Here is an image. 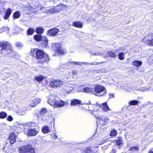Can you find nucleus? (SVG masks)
Masks as SVG:
<instances>
[{
  "mask_svg": "<svg viewBox=\"0 0 153 153\" xmlns=\"http://www.w3.org/2000/svg\"><path fill=\"white\" fill-rule=\"evenodd\" d=\"M74 63H75V62H71V63H72V64H74Z\"/></svg>",
  "mask_w": 153,
  "mask_h": 153,
  "instance_id": "nucleus-47",
  "label": "nucleus"
},
{
  "mask_svg": "<svg viewBox=\"0 0 153 153\" xmlns=\"http://www.w3.org/2000/svg\"><path fill=\"white\" fill-rule=\"evenodd\" d=\"M139 101L137 100H133L129 101L128 102L129 106L135 105H137L139 103Z\"/></svg>",
  "mask_w": 153,
  "mask_h": 153,
  "instance_id": "nucleus-29",
  "label": "nucleus"
},
{
  "mask_svg": "<svg viewBox=\"0 0 153 153\" xmlns=\"http://www.w3.org/2000/svg\"><path fill=\"white\" fill-rule=\"evenodd\" d=\"M59 32L58 28L54 27L48 30L46 34L50 36L53 37L56 36Z\"/></svg>",
  "mask_w": 153,
  "mask_h": 153,
  "instance_id": "nucleus-9",
  "label": "nucleus"
},
{
  "mask_svg": "<svg viewBox=\"0 0 153 153\" xmlns=\"http://www.w3.org/2000/svg\"><path fill=\"white\" fill-rule=\"evenodd\" d=\"M20 153H36L34 148L30 144L23 145L18 148Z\"/></svg>",
  "mask_w": 153,
  "mask_h": 153,
  "instance_id": "nucleus-4",
  "label": "nucleus"
},
{
  "mask_svg": "<svg viewBox=\"0 0 153 153\" xmlns=\"http://www.w3.org/2000/svg\"><path fill=\"white\" fill-rule=\"evenodd\" d=\"M139 148L137 146H134L131 147L129 149V151H138L139 150Z\"/></svg>",
  "mask_w": 153,
  "mask_h": 153,
  "instance_id": "nucleus-36",
  "label": "nucleus"
},
{
  "mask_svg": "<svg viewBox=\"0 0 153 153\" xmlns=\"http://www.w3.org/2000/svg\"><path fill=\"white\" fill-rule=\"evenodd\" d=\"M142 42L146 46H153V33H150L146 35L142 39Z\"/></svg>",
  "mask_w": 153,
  "mask_h": 153,
  "instance_id": "nucleus-6",
  "label": "nucleus"
},
{
  "mask_svg": "<svg viewBox=\"0 0 153 153\" xmlns=\"http://www.w3.org/2000/svg\"><path fill=\"white\" fill-rule=\"evenodd\" d=\"M35 31L34 29L32 27H29L27 30L26 33L27 35H32Z\"/></svg>",
  "mask_w": 153,
  "mask_h": 153,
  "instance_id": "nucleus-25",
  "label": "nucleus"
},
{
  "mask_svg": "<svg viewBox=\"0 0 153 153\" xmlns=\"http://www.w3.org/2000/svg\"><path fill=\"white\" fill-rule=\"evenodd\" d=\"M16 47H21L22 46V45L21 43L20 42H17L15 44Z\"/></svg>",
  "mask_w": 153,
  "mask_h": 153,
  "instance_id": "nucleus-39",
  "label": "nucleus"
},
{
  "mask_svg": "<svg viewBox=\"0 0 153 153\" xmlns=\"http://www.w3.org/2000/svg\"><path fill=\"white\" fill-rule=\"evenodd\" d=\"M152 63H153V59L152 60Z\"/></svg>",
  "mask_w": 153,
  "mask_h": 153,
  "instance_id": "nucleus-49",
  "label": "nucleus"
},
{
  "mask_svg": "<svg viewBox=\"0 0 153 153\" xmlns=\"http://www.w3.org/2000/svg\"><path fill=\"white\" fill-rule=\"evenodd\" d=\"M31 55L41 64L47 63L50 59L48 55L44 51L37 48L32 49L30 52Z\"/></svg>",
  "mask_w": 153,
  "mask_h": 153,
  "instance_id": "nucleus-1",
  "label": "nucleus"
},
{
  "mask_svg": "<svg viewBox=\"0 0 153 153\" xmlns=\"http://www.w3.org/2000/svg\"><path fill=\"white\" fill-rule=\"evenodd\" d=\"M36 32L38 34H42L44 31V29L42 27H38L35 29Z\"/></svg>",
  "mask_w": 153,
  "mask_h": 153,
  "instance_id": "nucleus-22",
  "label": "nucleus"
},
{
  "mask_svg": "<svg viewBox=\"0 0 153 153\" xmlns=\"http://www.w3.org/2000/svg\"><path fill=\"white\" fill-rule=\"evenodd\" d=\"M72 25L75 27L78 28H82L83 24L82 22L79 21H75L73 22Z\"/></svg>",
  "mask_w": 153,
  "mask_h": 153,
  "instance_id": "nucleus-18",
  "label": "nucleus"
},
{
  "mask_svg": "<svg viewBox=\"0 0 153 153\" xmlns=\"http://www.w3.org/2000/svg\"><path fill=\"white\" fill-rule=\"evenodd\" d=\"M67 6L62 3H60L54 7L56 13H59L63 10L66 8Z\"/></svg>",
  "mask_w": 153,
  "mask_h": 153,
  "instance_id": "nucleus-13",
  "label": "nucleus"
},
{
  "mask_svg": "<svg viewBox=\"0 0 153 153\" xmlns=\"http://www.w3.org/2000/svg\"><path fill=\"white\" fill-rule=\"evenodd\" d=\"M94 91L96 94H99L103 92L102 94L98 95L100 97L105 96L106 94L107 91L105 88L101 85H98L95 86L94 88Z\"/></svg>",
  "mask_w": 153,
  "mask_h": 153,
  "instance_id": "nucleus-7",
  "label": "nucleus"
},
{
  "mask_svg": "<svg viewBox=\"0 0 153 153\" xmlns=\"http://www.w3.org/2000/svg\"><path fill=\"white\" fill-rule=\"evenodd\" d=\"M0 53L3 55L13 57L16 56V53L12 48L11 44L7 42L0 43Z\"/></svg>",
  "mask_w": 153,
  "mask_h": 153,
  "instance_id": "nucleus-2",
  "label": "nucleus"
},
{
  "mask_svg": "<svg viewBox=\"0 0 153 153\" xmlns=\"http://www.w3.org/2000/svg\"><path fill=\"white\" fill-rule=\"evenodd\" d=\"M97 64H93V63L91 64V65H97Z\"/></svg>",
  "mask_w": 153,
  "mask_h": 153,
  "instance_id": "nucleus-48",
  "label": "nucleus"
},
{
  "mask_svg": "<svg viewBox=\"0 0 153 153\" xmlns=\"http://www.w3.org/2000/svg\"><path fill=\"white\" fill-rule=\"evenodd\" d=\"M117 134V131L114 130H113L111 131L110 135L111 136H115Z\"/></svg>",
  "mask_w": 153,
  "mask_h": 153,
  "instance_id": "nucleus-37",
  "label": "nucleus"
},
{
  "mask_svg": "<svg viewBox=\"0 0 153 153\" xmlns=\"http://www.w3.org/2000/svg\"><path fill=\"white\" fill-rule=\"evenodd\" d=\"M30 126H31L32 127L33 126H36L38 127V126H37V125L36 124H35L33 123H31L30 125Z\"/></svg>",
  "mask_w": 153,
  "mask_h": 153,
  "instance_id": "nucleus-41",
  "label": "nucleus"
},
{
  "mask_svg": "<svg viewBox=\"0 0 153 153\" xmlns=\"http://www.w3.org/2000/svg\"><path fill=\"white\" fill-rule=\"evenodd\" d=\"M48 8L49 7L45 8L42 7L40 8V10L43 11V12L47 14H53L56 13L54 7L53 6L51 8V7H50L49 9H47V8Z\"/></svg>",
  "mask_w": 153,
  "mask_h": 153,
  "instance_id": "nucleus-12",
  "label": "nucleus"
},
{
  "mask_svg": "<svg viewBox=\"0 0 153 153\" xmlns=\"http://www.w3.org/2000/svg\"><path fill=\"white\" fill-rule=\"evenodd\" d=\"M116 149L114 148L113 147L112 149L111 150V152L110 153H116Z\"/></svg>",
  "mask_w": 153,
  "mask_h": 153,
  "instance_id": "nucleus-40",
  "label": "nucleus"
},
{
  "mask_svg": "<svg viewBox=\"0 0 153 153\" xmlns=\"http://www.w3.org/2000/svg\"><path fill=\"white\" fill-rule=\"evenodd\" d=\"M13 120V118L10 115H9L7 118V120L10 122L12 121Z\"/></svg>",
  "mask_w": 153,
  "mask_h": 153,
  "instance_id": "nucleus-38",
  "label": "nucleus"
},
{
  "mask_svg": "<svg viewBox=\"0 0 153 153\" xmlns=\"http://www.w3.org/2000/svg\"><path fill=\"white\" fill-rule=\"evenodd\" d=\"M34 106H31V107H34Z\"/></svg>",
  "mask_w": 153,
  "mask_h": 153,
  "instance_id": "nucleus-50",
  "label": "nucleus"
},
{
  "mask_svg": "<svg viewBox=\"0 0 153 153\" xmlns=\"http://www.w3.org/2000/svg\"><path fill=\"white\" fill-rule=\"evenodd\" d=\"M53 136H54V137H53V138L54 139H56L57 137L56 136L55 134H53Z\"/></svg>",
  "mask_w": 153,
  "mask_h": 153,
  "instance_id": "nucleus-46",
  "label": "nucleus"
},
{
  "mask_svg": "<svg viewBox=\"0 0 153 153\" xmlns=\"http://www.w3.org/2000/svg\"><path fill=\"white\" fill-rule=\"evenodd\" d=\"M148 153H153V148L149 150Z\"/></svg>",
  "mask_w": 153,
  "mask_h": 153,
  "instance_id": "nucleus-44",
  "label": "nucleus"
},
{
  "mask_svg": "<svg viewBox=\"0 0 153 153\" xmlns=\"http://www.w3.org/2000/svg\"><path fill=\"white\" fill-rule=\"evenodd\" d=\"M33 38L34 39L36 42H40L43 41V42L41 43L42 46L44 48L47 47L48 40L46 36H43L41 34H37L35 35Z\"/></svg>",
  "mask_w": 153,
  "mask_h": 153,
  "instance_id": "nucleus-5",
  "label": "nucleus"
},
{
  "mask_svg": "<svg viewBox=\"0 0 153 153\" xmlns=\"http://www.w3.org/2000/svg\"><path fill=\"white\" fill-rule=\"evenodd\" d=\"M48 102L54 108H61L66 104V102L60 99L57 96L51 95L48 100Z\"/></svg>",
  "mask_w": 153,
  "mask_h": 153,
  "instance_id": "nucleus-3",
  "label": "nucleus"
},
{
  "mask_svg": "<svg viewBox=\"0 0 153 153\" xmlns=\"http://www.w3.org/2000/svg\"><path fill=\"white\" fill-rule=\"evenodd\" d=\"M109 98L111 99L114 97V94H109Z\"/></svg>",
  "mask_w": 153,
  "mask_h": 153,
  "instance_id": "nucleus-42",
  "label": "nucleus"
},
{
  "mask_svg": "<svg viewBox=\"0 0 153 153\" xmlns=\"http://www.w3.org/2000/svg\"><path fill=\"white\" fill-rule=\"evenodd\" d=\"M45 78V77L44 76L41 75L35 76L34 77L35 80L39 83H41L42 80Z\"/></svg>",
  "mask_w": 153,
  "mask_h": 153,
  "instance_id": "nucleus-19",
  "label": "nucleus"
},
{
  "mask_svg": "<svg viewBox=\"0 0 153 153\" xmlns=\"http://www.w3.org/2000/svg\"><path fill=\"white\" fill-rule=\"evenodd\" d=\"M17 136L14 132H12L10 134L8 140L10 144H12L15 143Z\"/></svg>",
  "mask_w": 153,
  "mask_h": 153,
  "instance_id": "nucleus-14",
  "label": "nucleus"
},
{
  "mask_svg": "<svg viewBox=\"0 0 153 153\" xmlns=\"http://www.w3.org/2000/svg\"><path fill=\"white\" fill-rule=\"evenodd\" d=\"M81 109L84 111H88L90 112V104H84L81 107Z\"/></svg>",
  "mask_w": 153,
  "mask_h": 153,
  "instance_id": "nucleus-23",
  "label": "nucleus"
},
{
  "mask_svg": "<svg viewBox=\"0 0 153 153\" xmlns=\"http://www.w3.org/2000/svg\"><path fill=\"white\" fill-rule=\"evenodd\" d=\"M142 62L139 60H135L132 62L133 65L137 67L140 66L142 65Z\"/></svg>",
  "mask_w": 153,
  "mask_h": 153,
  "instance_id": "nucleus-27",
  "label": "nucleus"
},
{
  "mask_svg": "<svg viewBox=\"0 0 153 153\" xmlns=\"http://www.w3.org/2000/svg\"><path fill=\"white\" fill-rule=\"evenodd\" d=\"M74 64L77 65H81V64L80 63V62H75V63H74Z\"/></svg>",
  "mask_w": 153,
  "mask_h": 153,
  "instance_id": "nucleus-45",
  "label": "nucleus"
},
{
  "mask_svg": "<svg viewBox=\"0 0 153 153\" xmlns=\"http://www.w3.org/2000/svg\"><path fill=\"white\" fill-rule=\"evenodd\" d=\"M95 117L97 118V119L99 121H102L103 122V125H106V124H107L108 121L109 119L107 117H96L95 116Z\"/></svg>",
  "mask_w": 153,
  "mask_h": 153,
  "instance_id": "nucleus-17",
  "label": "nucleus"
},
{
  "mask_svg": "<svg viewBox=\"0 0 153 153\" xmlns=\"http://www.w3.org/2000/svg\"><path fill=\"white\" fill-rule=\"evenodd\" d=\"M83 92H85L86 93L91 92L93 91V89L88 87H86L82 89Z\"/></svg>",
  "mask_w": 153,
  "mask_h": 153,
  "instance_id": "nucleus-31",
  "label": "nucleus"
},
{
  "mask_svg": "<svg viewBox=\"0 0 153 153\" xmlns=\"http://www.w3.org/2000/svg\"><path fill=\"white\" fill-rule=\"evenodd\" d=\"M101 107L103 112H107L110 110L107 104V102H103L101 105Z\"/></svg>",
  "mask_w": 153,
  "mask_h": 153,
  "instance_id": "nucleus-16",
  "label": "nucleus"
},
{
  "mask_svg": "<svg viewBox=\"0 0 153 153\" xmlns=\"http://www.w3.org/2000/svg\"><path fill=\"white\" fill-rule=\"evenodd\" d=\"M7 116V113L4 111L0 112V119H4L6 118Z\"/></svg>",
  "mask_w": 153,
  "mask_h": 153,
  "instance_id": "nucleus-32",
  "label": "nucleus"
},
{
  "mask_svg": "<svg viewBox=\"0 0 153 153\" xmlns=\"http://www.w3.org/2000/svg\"><path fill=\"white\" fill-rule=\"evenodd\" d=\"M118 58L120 60H123L125 58L124 53L123 52L120 53L118 55Z\"/></svg>",
  "mask_w": 153,
  "mask_h": 153,
  "instance_id": "nucleus-35",
  "label": "nucleus"
},
{
  "mask_svg": "<svg viewBox=\"0 0 153 153\" xmlns=\"http://www.w3.org/2000/svg\"><path fill=\"white\" fill-rule=\"evenodd\" d=\"M20 16V13L19 11H17L14 12L13 15L12 17L13 20L19 18Z\"/></svg>",
  "mask_w": 153,
  "mask_h": 153,
  "instance_id": "nucleus-26",
  "label": "nucleus"
},
{
  "mask_svg": "<svg viewBox=\"0 0 153 153\" xmlns=\"http://www.w3.org/2000/svg\"><path fill=\"white\" fill-rule=\"evenodd\" d=\"M12 10L10 8L7 9L4 12V14L3 18L5 20H7L9 19L12 13Z\"/></svg>",
  "mask_w": 153,
  "mask_h": 153,
  "instance_id": "nucleus-15",
  "label": "nucleus"
},
{
  "mask_svg": "<svg viewBox=\"0 0 153 153\" xmlns=\"http://www.w3.org/2000/svg\"><path fill=\"white\" fill-rule=\"evenodd\" d=\"M55 51L56 53L61 55H63L66 53L65 50L63 49L61 47L57 48Z\"/></svg>",
  "mask_w": 153,
  "mask_h": 153,
  "instance_id": "nucleus-20",
  "label": "nucleus"
},
{
  "mask_svg": "<svg viewBox=\"0 0 153 153\" xmlns=\"http://www.w3.org/2000/svg\"><path fill=\"white\" fill-rule=\"evenodd\" d=\"M101 105L96 103L94 104H90V113L93 114V112L97 111L99 110V108H101Z\"/></svg>",
  "mask_w": 153,
  "mask_h": 153,
  "instance_id": "nucleus-10",
  "label": "nucleus"
},
{
  "mask_svg": "<svg viewBox=\"0 0 153 153\" xmlns=\"http://www.w3.org/2000/svg\"><path fill=\"white\" fill-rule=\"evenodd\" d=\"M121 139V137H118V139L116 140L115 142L116 143L117 145L120 146L123 144V141Z\"/></svg>",
  "mask_w": 153,
  "mask_h": 153,
  "instance_id": "nucleus-33",
  "label": "nucleus"
},
{
  "mask_svg": "<svg viewBox=\"0 0 153 153\" xmlns=\"http://www.w3.org/2000/svg\"><path fill=\"white\" fill-rule=\"evenodd\" d=\"M42 131L44 134H47L50 131L49 127L47 126H44L42 127Z\"/></svg>",
  "mask_w": 153,
  "mask_h": 153,
  "instance_id": "nucleus-28",
  "label": "nucleus"
},
{
  "mask_svg": "<svg viewBox=\"0 0 153 153\" xmlns=\"http://www.w3.org/2000/svg\"><path fill=\"white\" fill-rule=\"evenodd\" d=\"M107 53L108 56L111 57L115 59L117 57L116 54L114 52H113L112 51H108L107 52Z\"/></svg>",
  "mask_w": 153,
  "mask_h": 153,
  "instance_id": "nucleus-30",
  "label": "nucleus"
},
{
  "mask_svg": "<svg viewBox=\"0 0 153 153\" xmlns=\"http://www.w3.org/2000/svg\"><path fill=\"white\" fill-rule=\"evenodd\" d=\"M39 131V128H29L27 133V135L30 137L34 136L38 134Z\"/></svg>",
  "mask_w": 153,
  "mask_h": 153,
  "instance_id": "nucleus-11",
  "label": "nucleus"
},
{
  "mask_svg": "<svg viewBox=\"0 0 153 153\" xmlns=\"http://www.w3.org/2000/svg\"><path fill=\"white\" fill-rule=\"evenodd\" d=\"M81 103V101L80 100L74 99L71 101L70 105L71 106H73L76 105L77 104L80 105Z\"/></svg>",
  "mask_w": 153,
  "mask_h": 153,
  "instance_id": "nucleus-21",
  "label": "nucleus"
},
{
  "mask_svg": "<svg viewBox=\"0 0 153 153\" xmlns=\"http://www.w3.org/2000/svg\"><path fill=\"white\" fill-rule=\"evenodd\" d=\"M63 84V82L59 79H54L50 81V85L52 88H57L61 87Z\"/></svg>",
  "mask_w": 153,
  "mask_h": 153,
  "instance_id": "nucleus-8",
  "label": "nucleus"
},
{
  "mask_svg": "<svg viewBox=\"0 0 153 153\" xmlns=\"http://www.w3.org/2000/svg\"><path fill=\"white\" fill-rule=\"evenodd\" d=\"M72 74L73 75H74L76 74H77V72L76 70H73L72 72Z\"/></svg>",
  "mask_w": 153,
  "mask_h": 153,
  "instance_id": "nucleus-43",
  "label": "nucleus"
},
{
  "mask_svg": "<svg viewBox=\"0 0 153 153\" xmlns=\"http://www.w3.org/2000/svg\"><path fill=\"white\" fill-rule=\"evenodd\" d=\"M47 110L45 108H42L39 112V114L40 115H44L45 114L47 113Z\"/></svg>",
  "mask_w": 153,
  "mask_h": 153,
  "instance_id": "nucleus-34",
  "label": "nucleus"
},
{
  "mask_svg": "<svg viewBox=\"0 0 153 153\" xmlns=\"http://www.w3.org/2000/svg\"><path fill=\"white\" fill-rule=\"evenodd\" d=\"M82 152L83 153H97V152H94L91 148L89 147H88L85 149L82 150Z\"/></svg>",
  "mask_w": 153,
  "mask_h": 153,
  "instance_id": "nucleus-24",
  "label": "nucleus"
}]
</instances>
